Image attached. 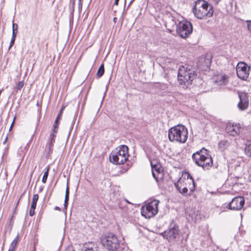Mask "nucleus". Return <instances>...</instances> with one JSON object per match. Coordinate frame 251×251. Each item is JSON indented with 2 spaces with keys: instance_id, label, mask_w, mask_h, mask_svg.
I'll return each instance as SVG.
<instances>
[{
  "instance_id": "obj_48",
  "label": "nucleus",
  "mask_w": 251,
  "mask_h": 251,
  "mask_svg": "<svg viewBox=\"0 0 251 251\" xmlns=\"http://www.w3.org/2000/svg\"><path fill=\"white\" fill-rule=\"evenodd\" d=\"M134 0H131V1H130V2H129V4L130 5L131 3H132V2H133V1Z\"/></svg>"
},
{
  "instance_id": "obj_41",
  "label": "nucleus",
  "mask_w": 251,
  "mask_h": 251,
  "mask_svg": "<svg viewBox=\"0 0 251 251\" xmlns=\"http://www.w3.org/2000/svg\"><path fill=\"white\" fill-rule=\"evenodd\" d=\"M119 0H115L114 4L117 5Z\"/></svg>"
},
{
  "instance_id": "obj_11",
  "label": "nucleus",
  "mask_w": 251,
  "mask_h": 251,
  "mask_svg": "<svg viewBox=\"0 0 251 251\" xmlns=\"http://www.w3.org/2000/svg\"><path fill=\"white\" fill-rule=\"evenodd\" d=\"M187 184H189V189L190 192H193L195 189V184L194 179L189 174H188L187 178L186 179L180 178L178 181L175 183V186L178 190L180 189V188H183Z\"/></svg>"
},
{
  "instance_id": "obj_26",
  "label": "nucleus",
  "mask_w": 251,
  "mask_h": 251,
  "mask_svg": "<svg viewBox=\"0 0 251 251\" xmlns=\"http://www.w3.org/2000/svg\"><path fill=\"white\" fill-rule=\"evenodd\" d=\"M119 208L121 210V211L123 213L126 212L127 211V207L125 206V204L123 202H120L119 203Z\"/></svg>"
},
{
  "instance_id": "obj_21",
  "label": "nucleus",
  "mask_w": 251,
  "mask_h": 251,
  "mask_svg": "<svg viewBox=\"0 0 251 251\" xmlns=\"http://www.w3.org/2000/svg\"><path fill=\"white\" fill-rule=\"evenodd\" d=\"M69 188L68 186V184L67 183L66 190V193H65V200H64V209L65 210L67 208V205H68V202L69 201Z\"/></svg>"
},
{
  "instance_id": "obj_7",
  "label": "nucleus",
  "mask_w": 251,
  "mask_h": 251,
  "mask_svg": "<svg viewBox=\"0 0 251 251\" xmlns=\"http://www.w3.org/2000/svg\"><path fill=\"white\" fill-rule=\"evenodd\" d=\"M160 234L169 242H174L176 239H178L179 237L178 226L175 223H172L168 229L162 232Z\"/></svg>"
},
{
  "instance_id": "obj_49",
  "label": "nucleus",
  "mask_w": 251,
  "mask_h": 251,
  "mask_svg": "<svg viewBox=\"0 0 251 251\" xmlns=\"http://www.w3.org/2000/svg\"><path fill=\"white\" fill-rule=\"evenodd\" d=\"M116 20H117V18H114L113 19V20L115 22H116Z\"/></svg>"
},
{
  "instance_id": "obj_23",
  "label": "nucleus",
  "mask_w": 251,
  "mask_h": 251,
  "mask_svg": "<svg viewBox=\"0 0 251 251\" xmlns=\"http://www.w3.org/2000/svg\"><path fill=\"white\" fill-rule=\"evenodd\" d=\"M18 25L17 24L13 23L12 24V38H15L16 37L18 32Z\"/></svg>"
},
{
  "instance_id": "obj_13",
  "label": "nucleus",
  "mask_w": 251,
  "mask_h": 251,
  "mask_svg": "<svg viewBox=\"0 0 251 251\" xmlns=\"http://www.w3.org/2000/svg\"><path fill=\"white\" fill-rule=\"evenodd\" d=\"M245 204V200L243 197H236L226 205V208L232 210H240Z\"/></svg>"
},
{
  "instance_id": "obj_39",
  "label": "nucleus",
  "mask_w": 251,
  "mask_h": 251,
  "mask_svg": "<svg viewBox=\"0 0 251 251\" xmlns=\"http://www.w3.org/2000/svg\"><path fill=\"white\" fill-rule=\"evenodd\" d=\"M14 120H13L12 123L11 125V126H10V128H9V130H10L12 129V127L13 126V125H14Z\"/></svg>"
},
{
  "instance_id": "obj_42",
  "label": "nucleus",
  "mask_w": 251,
  "mask_h": 251,
  "mask_svg": "<svg viewBox=\"0 0 251 251\" xmlns=\"http://www.w3.org/2000/svg\"><path fill=\"white\" fill-rule=\"evenodd\" d=\"M58 122L57 123V124H55V123L53 125V128H56L57 127V126H58Z\"/></svg>"
},
{
  "instance_id": "obj_2",
  "label": "nucleus",
  "mask_w": 251,
  "mask_h": 251,
  "mask_svg": "<svg viewBox=\"0 0 251 251\" xmlns=\"http://www.w3.org/2000/svg\"><path fill=\"white\" fill-rule=\"evenodd\" d=\"M196 75L197 73L191 66L188 65H182L178 71L177 79L180 85L187 87L192 84Z\"/></svg>"
},
{
  "instance_id": "obj_31",
  "label": "nucleus",
  "mask_w": 251,
  "mask_h": 251,
  "mask_svg": "<svg viewBox=\"0 0 251 251\" xmlns=\"http://www.w3.org/2000/svg\"><path fill=\"white\" fill-rule=\"evenodd\" d=\"M18 154L19 156H22L24 155V149L22 147H21L18 151Z\"/></svg>"
},
{
  "instance_id": "obj_27",
  "label": "nucleus",
  "mask_w": 251,
  "mask_h": 251,
  "mask_svg": "<svg viewBox=\"0 0 251 251\" xmlns=\"http://www.w3.org/2000/svg\"><path fill=\"white\" fill-rule=\"evenodd\" d=\"M245 153L248 156H251V144L246 146Z\"/></svg>"
},
{
  "instance_id": "obj_1",
  "label": "nucleus",
  "mask_w": 251,
  "mask_h": 251,
  "mask_svg": "<svg viewBox=\"0 0 251 251\" xmlns=\"http://www.w3.org/2000/svg\"><path fill=\"white\" fill-rule=\"evenodd\" d=\"M195 16L199 19L211 17L214 10L212 5L204 0H197L192 8Z\"/></svg>"
},
{
  "instance_id": "obj_19",
  "label": "nucleus",
  "mask_w": 251,
  "mask_h": 251,
  "mask_svg": "<svg viewBox=\"0 0 251 251\" xmlns=\"http://www.w3.org/2000/svg\"><path fill=\"white\" fill-rule=\"evenodd\" d=\"M19 240V235L18 234L16 237L11 243L9 248L8 251H15L17 246Z\"/></svg>"
},
{
  "instance_id": "obj_50",
  "label": "nucleus",
  "mask_w": 251,
  "mask_h": 251,
  "mask_svg": "<svg viewBox=\"0 0 251 251\" xmlns=\"http://www.w3.org/2000/svg\"><path fill=\"white\" fill-rule=\"evenodd\" d=\"M189 184H187V186H186L187 187V188H188V189H189Z\"/></svg>"
},
{
  "instance_id": "obj_12",
  "label": "nucleus",
  "mask_w": 251,
  "mask_h": 251,
  "mask_svg": "<svg viewBox=\"0 0 251 251\" xmlns=\"http://www.w3.org/2000/svg\"><path fill=\"white\" fill-rule=\"evenodd\" d=\"M250 67L247 64L239 62L236 66V74L238 77L242 80H247L249 78Z\"/></svg>"
},
{
  "instance_id": "obj_24",
  "label": "nucleus",
  "mask_w": 251,
  "mask_h": 251,
  "mask_svg": "<svg viewBox=\"0 0 251 251\" xmlns=\"http://www.w3.org/2000/svg\"><path fill=\"white\" fill-rule=\"evenodd\" d=\"M55 142V139H51L49 138V141L47 143V147L49 149L50 151H52V147L53 146V144Z\"/></svg>"
},
{
  "instance_id": "obj_44",
  "label": "nucleus",
  "mask_w": 251,
  "mask_h": 251,
  "mask_svg": "<svg viewBox=\"0 0 251 251\" xmlns=\"http://www.w3.org/2000/svg\"><path fill=\"white\" fill-rule=\"evenodd\" d=\"M57 129H56V128H53V132L52 133H57Z\"/></svg>"
},
{
  "instance_id": "obj_40",
  "label": "nucleus",
  "mask_w": 251,
  "mask_h": 251,
  "mask_svg": "<svg viewBox=\"0 0 251 251\" xmlns=\"http://www.w3.org/2000/svg\"><path fill=\"white\" fill-rule=\"evenodd\" d=\"M7 139H8V136L7 135L6 136L5 138V140L4 141H3V144H5L7 141Z\"/></svg>"
},
{
  "instance_id": "obj_37",
  "label": "nucleus",
  "mask_w": 251,
  "mask_h": 251,
  "mask_svg": "<svg viewBox=\"0 0 251 251\" xmlns=\"http://www.w3.org/2000/svg\"><path fill=\"white\" fill-rule=\"evenodd\" d=\"M249 177H248V179H249V181L251 182V168H250V171H249Z\"/></svg>"
},
{
  "instance_id": "obj_8",
  "label": "nucleus",
  "mask_w": 251,
  "mask_h": 251,
  "mask_svg": "<svg viewBox=\"0 0 251 251\" xmlns=\"http://www.w3.org/2000/svg\"><path fill=\"white\" fill-rule=\"evenodd\" d=\"M101 241L103 246L109 251H114L119 246V241L117 237L112 233L102 237Z\"/></svg>"
},
{
  "instance_id": "obj_34",
  "label": "nucleus",
  "mask_w": 251,
  "mask_h": 251,
  "mask_svg": "<svg viewBox=\"0 0 251 251\" xmlns=\"http://www.w3.org/2000/svg\"><path fill=\"white\" fill-rule=\"evenodd\" d=\"M65 251H75V250H74L73 247L71 246H68L67 248H66Z\"/></svg>"
},
{
  "instance_id": "obj_29",
  "label": "nucleus",
  "mask_w": 251,
  "mask_h": 251,
  "mask_svg": "<svg viewBox=\"0 0 251 251\" xmlns=\"http://www.w3.org/2000/svg\"><path fill=\"white\" fill-rule=\"evenodd\" d=\"M187 185L184 186L183 188H180V189H178V191L180 193L182 194H183V195H186L187 194V192H188V188L186 186Z\"/></svg>"
},
{
  "instance_id": "obj_17",
  "label": "nucleus",
  "mask_w": 251,
  "mask_h": 251,
  "mask_svg": "<svg viewBox=\"0 0 251 251\" xmlns=\"http://www.w3.org/2000/svg\"><path fill=\"white\" fill-rule=\"evenodd\" d=\"M39 199L38 194H34L33 196L32 201L30 208L29 214L30 216H33L34 215L35 209L36 208L37 202Z\"/></svg>"
},
{
  "instance_id": "obj_14",
  "label": "nucleus",
  "mask_w": 251,
  "mask_h": 251,
  "mask_svg": "<svg viewBox=\"0 0 251 251\" xmlns=\"http://www.w3.org/2000/svg\"><path fill=\"white\" fill-rule=\"evenodd\" d=\"M229 77L226 74H221L213 76L212 80L213 83L217 86H225L228 82Z\"/></svg>"
},
{
  "instance_id": "obj_9",
  "label": "nucleus",
  "mask_w": 251,
  "mask_h": 251,
  "mask_svg": "<svg viewBox=\"0 0 251 251\" xmlns=\"http://www.w3.org/2000/svg\"><path fill=\"white\" fill-rule=\"evenodd\" d=\"M193 27L191 23L188 21H182L176 26V32L182 38H187L192 32Z\"/></svg>"
},
{
  "instance_id": "obj_46",
  "label": "nucleus",
  "mask_w": 251,
  "mask_h": 251,
  "mask_svg": "<svg viewBox=\"0 0 251 251\" xmlns=\"http://www.w3.org/2000/svg\"><path fill=\"white\" fill-rule=\"evenodd\" d=\"M79 8H81V7H82V4H81V0H79Z\"/></svg>"
},
{
  "instance_id": "obj_38",
  "label": "nucleus",
  "mask_w": 251,
  "mask_h": 251,
  "mask_svg": "<svg viewBox=\"0 0 251 251\" xmlns=\"http://www.w3.org/2000/svg\"><path fill=\"white\" fill-rule=\"evenodd\" d=\"M234 166L235 167H240V163L238 161H234Z\"/></svg>"
},
{
  "instance_id": "obj_33",
  "label": "nucleus",
  "mask_w": 251,
  "mask_h": 251,
  "mask_svg": "<svg viewBox=\"0 0 251 251\" xmlns=\"http://www.w3.org/2000/svg\"><path fill=\"white\" fill-rule=\"evenodd\" d=\"M247 27L249 31L251 32V21H247Z\"/></svg>"
},
{
  "instance_id": "obj_5",
  "label": "nucleus",
  "mask_w": 251,
  "mask_h": 251,
  "mask_svg": "<svg viewBox=\"0 0 251 251\" xmlns=\"http://www.w3.org/2000/svg\"><path fill=\"white\" fill-rule=\"evenodd\" d=\"M128 148L126 145H122L119 149L111 153L109 156L110 161L115 164H123L128 158Z\"/></svg>"
},
{
  "instance_id": "obj_6",
  "label": "nucleus",
  "mask_w": 251,
  "mask_h": 251,
  "mask_svg": "<svg viewBox=\"0 0 251 251\" xmlns=\"http://www.w3.org/2000/svg\"><path fill=\"white\" fill-rule=\"evenodd\" d=\"M159 203L158 200H153L142 206L141 209L142 215L148 219L154 216L158 212Z\"/></svg>"
},
{
  "instance_id": "obj_16",
  "label": "nucleus",
  "mask_w": 251,
  "mask_h": 251,
  "mask_svg": "<svg viewBox=\"0 0 251 251\" xmlns=\"http://www.w3.org/2000/svg\"><path fill=\"white\" fill-rule=\"evenodd\" d=\"M240 101L238 104V108L242 110H245L249 106V99L246 93L239 95Z\"/></svg>"
},
{
  "instance_id": "obj_22",
  "label": "nucleus",
  "mask_w": 251,
  "mask_h": 251,
  "mask_svg": "<svg viewBox=\"0 0 251 251\" xmlns=\"http://www.w3.org/2000/svg\"><path fill=\"white\" fill-rule=\"evenodd\" d=\"M104 73V64H102L100 67H99L97 73V77L98 78H100L102 76Z\"/></svg>"
},
{
  "instance_id": "obj_45",
  "label": "nucleus",
  "mask_w": 251,
  "mask_h": 251,
  "mask_svg": "<svg viewBox=\"0 0 251 251\" xmlns=\"http://www.w3.org/2000/svg\"><path fill=\"white\" fill-rule=\"evenodd\" d=\"M228 166H230L231 168H232L233 167V165L232 163H228Z\"/></svg>"
},
{
  "instance_id": "obj_4",
  "label": "nucleus",
  "mask_w": 251,
  "mask_h": 251,
  "mask_svg": "<svg viewBox=\"0 0 251 251\" xmlns=\"http://www.w3.org/2000/svg\"><path fill=\"white\" fill-rule=\"evenodd\" d=\"M192 159L197 165L202 167L204 170H208L213 164V159L205 149L193 153Z\"/></svg>"
},
{
  "instance_id": "obj_35",
  "label": "nucleus",
  "mask_w": 251,
  "mask_h": 251,
  "mask_svg": "<svg viewBox=\"0 0 251 251\" xmlns=\"http://www.w3.org/2000/svg\"><path fill=\"white\" fill-rule=\"evenodd\" d=\"M215 5H218L222 0H210Z\"/></svg>"
},
{
  "instance_id": "obj_32",
  "label": "nucleus",
  "mask_w": 251,
  "mask_h": 251,
  "mask_svg": "<svg viewBox=\"0 0 251 251\" xmlns=\"http://www.w3.org/2000/svg\"><path fill=\"white\" fill-rule=\"evenodd\" d=\"M15 41V38H11V41L10 43V45L9 47V50H10L11 49V48L14 45Z\"/></svg>"
},
{
  "instance_id": "obj_43",
  "label": "nucleus",
  "mask_w": 251,
  "mask_h": 251,
  "mask_svg": "<svg viewBox=\"0 0 251 251\" xmlns=\"http://www.w3.org/2000/svg\"><path fill=\"white\" fill-rule=\"evenodd\" d=\"M235 179V183H237V180L239 179V177L236 176L235 177L233 178Z\"/></svg>"
},
{
  "instance_id": "obj_18",
  "label": "nucleus",
  "mask_w": 251,
  "mask_h": 251,
  "mask_svg": "<svg viewBox=\"0 0 251 251\" xmlns=\"http://www.w3.org/2000/svg\"><path fill=\"white\" fill-rule=\"evenodd\" d=\"M82 251H97L96 247L94 243L89 242L83 245Z\"/></svg>"
},
{
  "instance_id": "obj_28",
  "label": "nucleus",
  "mask_w": 251,
  "mask_h": 251,
  "mask_svg": "<svg viewBox=\"0 0 251 251\" xmlns=\"http://www.w3.org/2000/svg\"><path fill=\"white\" fill-rule=\"evenodd\" d=\"M65 108V106L64 105H62L61 109H60V112L59 113V114L58 115V116H57L56 119H55V124H57V123L58 122V121H59V119L60 118V117L62 115V113L63 112V110L64 109V108Z\"/></svg>"
},
{
  "instance_id": "obj_30",
  "label": "nucleus",
  "mask_w": 251,
  "mask_h": 251,
  "mask_svg": "<svg viewBox=\"0 0 251 251\" xmlns=\"http://www.w3.org/2000/svg\"><path fill=\"white\" fill-rule=\"evenodd\" d=\"M24 85V81H19L16 85V89L17 90H20Z\"/></svg>"
},
{
  "instance_id": "obj_20",
  "label": "nucleus",
  "mask_w": 251,
  "mask_h": 251,
  "mask_svg": "<svg viewBox=\"0 0 251 251\" xmlns=\"http://www.w3.org/2000/svg\"><path fill=\"white\" fill-rule=\"evenodd\" d=\"M230 146V143L227 140H222L218 144V148L221 150L227 149Z\"/></svg>"
},
{
  "instance_id": "obj_10",
  "label": "nucleus",
  "mask_w": 251,
  "mask_h": 251,
  "mask_svg": "<svg viewBox=\"0 0 251 251\" xmlns=\"http://www.w3.org/2000/svg\"><path fill=\"white\" fill-rule=\"evenodd\" d=\"M151 165V166L152 174L157 182L161 181L164 177L163 169L161 164L157 160H150Z\"/></svg>"
},
{
  "instance_id": "obj_25",
  "label": "nucleus",
  "mask_w": 251,
  "mask_h": 251,
  "mask_svg": "<svg viewBox=\"0 0 251 251\" xmlns=\"http://www.w3.org/2000/svg\"><path fill=\"white\" fill-rule=\"evenodd\" d=\"M49 168L48 167L47 169V171L44 172V175L43 176L42 181L45 183L47 182L48 175H49Z\"/></svg>"
},
{
  "instance_id": "obj_15",
  "label": "nucleus",
  "mask_w": 251,
  "mask_h": 251,
  "mask_svg": "<svg viewBox=\"0 0 251 251\" xmlns=\"http://www.w3.org/2000/svg\"><path fill=\"white\" fill-rule=\"evenodd\" d=\"M241 126L239 123H229L226 128V131L230 135L235 136L239 135L241 131Z\"/></svg>"
},
{
  "instance_id": "obj_47",
  "label": "nucleus",
  "mask_w": 251,
  "mask_h": 251,
  "mask_svg": "<svg viewBox=\"0 0 251 251\" xmlns=\"http://www.w3.org/2000/svg\"><path fill=\"white\" fill-rule=\"evenodd\" d=\"M55 210H60V208L59 207L56 206L55 207Z\"/></svg>"
},
{
  "instance_id": "obj_36",
  "label": "nucleus",
  "mask_w": 251,
  "mask_h": 251,
  "mask_svg": "<svg viewBox=\"0 0 251 251\" xmlns=\"http://www.w3.org/2000/svg\"><path fill=\"white\" fill-rule=\"evenodd\" d=\"M56 133H51L50 135V138L51 139H55V137L56 136Z\"/></svg>"
},
{
  "instance_id": "obj_3",
  "label": "nucleus",
  "mask_w": 251,
  "mask_h": 251,
  "mask_svg": "<svg viewBox=\"0 0 251 251\" xmlns=\"http://www.w3.org/2000/svg\"><path fill=\"white\" fill-rule=\"evenodd\" d=\"M188 130L182 125H177L169 129L168 137L171 142L184 143L188 138Z\"/></svg>"
}]
</instances>
